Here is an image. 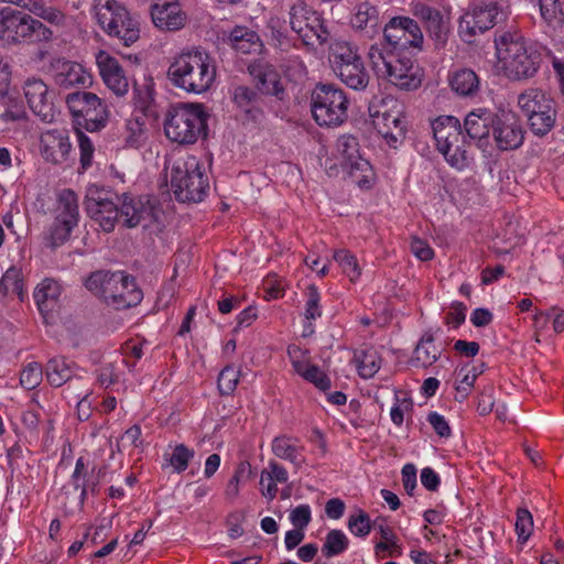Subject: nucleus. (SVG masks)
<instances>
[{
  "instance_id": "obj_58",
  "label": "nucleus",
  "mask_w": 564,
  "mask_h": 564,
  "mask_svg": "<svg viewBox=\"0 0 564 564\" xmlns=\"http://www.w3.org/2000/svg\"><path fill=\"white\" fill-rule=\"evenodd\" d=\"M321 295L315 285H310L306 290V304L304 316L308 321H315L321 317L322 310L319 306Z\"/></svg>"
},
{
  "instance_id": "obj_43",
  "label": "nucleus",
  "mask_w": 564,
  "mask_h": 564,
  "mask_svg": "<svg viewBox=\"0 0 564 564\" xmlns=\"http://www.w3.org/2000/svg\"><path fill=\"white\" fill-rule=\"evenodd\" d=\"M440 152L444 155L446 162L458 171H463L470 163L466 138L451 144L448 150L442 149Z\"/></svg>"
},
{
  "instance_id": "obj_21",
  "label": "nucleus",
  "mask_w": 564,
  "mask_h": 564,
  "mask_svg": "<svg viewBox=\"0 0 564 564\" xmlns=\"http://www.w3.org/2000/svg\"><path fill=\"white\" fill-rule=\"evenodd\" d=\"M151 19L155 28L162 31H178L187 21L178 0H155L151 6Z\"/></svg>"
},
{
  "instance_id": "obj_62",
  "label": "nucleus",
  "mask_w": 564,
  "mask_h": 564,
  "mask_svg": "<svg viewBox=\"0 0 564 564\" xmlns=\"http://www.w3.org/2000/svg\"><path fill=\"white\" fill-rule=\"evenodd\" d=\"M413 410V402L410 398L400 400L395 397V403L391 408L390 417L393 424L401 426L404 422V413Z\"/></svg>"
},
{
  "instance_id": "obj_34",
  "label": "nucleus",
  "mask_w": 564,
  "mask_h": 564,
  "mask_svg": "<svg viewBox=\"0 0 564 564\" xmlns=\"http://www.w3.org/2000/svg\"><path fill=\"white\" fill-rule=\"evenodd\" d=\"M449 86L458 96L471 97L479 89V78L477 74L469 68H462L454 72L449 78Z\"/></svg>"
},
{
  "instance_id": "obj_39",
  "label": "nucleus",
  "mask_w": 564,
  "mask_h": 564,
  "mask_svg": "<svg viewBox=\"0 0 564 564\" xmlns=\"http://www.w3.org/2000/svg\"><path fill=\"white\" fill-rule=\"evenodd\" d=\"M133 101L139 116L156 118L158 106L154 100V91L150 85L135 86L133 88Z\"/></svg>"
},
{
  "instance_id": "obj_8",
  "label": "nucleus",
  "mask_w": 564,
  "mask_h": 564,
  "mask_svg": "<svg viewBox=\"0 0 564 564\" xmlns=\"http://www.w3.org/2000/svg\"><path fill=\"white\" fill-rule=\"evenodd\" d=\"M518 105L533 134L544 137L554 128L556 107L547 91L530 87L518 96Z\"/></svg>"
},
{
  "instance_id": "obj_18",
  "label": "nucleus",
  "mask_w": 564,
  "mask_h": 564,
  "mask_svg": "<svg viewBox=\"0 0 564 564\" xmlns=\"http://www.w3.org/2000/svg\"><path fill=\"white\" fill-rule=\"evenodd\" d=\"M492 135L496 145L501 151L516 150L524 141V130L520 120L511 112L496 117Z\"/></svg>"
},
{
  "instance_id": "obj_51",
  "label": "nucleus",
  "mask_w": 564,
  "mask_h": 564,
  "mask_svg": "<svg viewBox=\"0 0 564 564\" xmlns=\"http://www.w3.org/2000/svg\"><path fill=\"white\" fill-rule=\"evenodd\" d=\"M239 382V371L232 366H226L218 376V390L223 395L231 394Z\"/></svg>"
},
{
  "instance_id": "obj_27",
  "label": "nucleus",
  "mask_w": 564,
  "mask_h": 564,
  "mask_svg": "<svg viewBox=\"0 0 564 564\" xmlns=\"http://www.w3.org/2000/svg\"><path fill=\"white\" fill-rule=\"evenodd\" d=\"M433 137L437 150L449 149V145L465 138L460 122L453 116H441L432 122Z\"/></svg>"
},
{
  "instance_id": "obj_16",
  "label": "nucleus",
  "mask_w": 564,
  "mask_h": 564,
  "mask_svg": "<svg viewBox=\"0 0 564 564\" xmlns=\"http://www.w3.org/2000/svg\"><path fill=\"white\" fill-rule=\"evenodd\" d=\"M105 302L116 310H126L137 306L143 299V292L135 279L124 272H113L111 286L108 288Z\"/></svg>"
},
{
  "instance_id": "obj_35",
  "label": "nucleus",
  "mask_w": 564,
  "mask_h": 564,
  "mask_svg": "<svg viewBox=\"0 0 564 564\" xmlns=\"http://www.w3.org/2000/svg\"><path fill=\"white\" fill-rule=\"evenodd\" d=\"M229 42L241 54L256 53L262 45L259 35L246 26L234 28L229 33Z\"/></svg>"
},
{
  "instance_id": "obj_60",
  "label": "nucleus",
  "mask_w": 564,
  "mask_h": 564,
  "mask_svg": "<svg viewBox=\"0 0 564 564\" xmlns=\"http://www.w3.org/2000/svg\"><path fill=\"white\" fill-rule=\"evenodd\" d=\"M290 521L296 529H305L312 521V510L306 503L300 505L291 510Z\"/></svg>"
},
{
  "instance_id": "obj_11",
  "label": "nucleus",
  "mask_w": 564,
  "mask_h": 564,
  "mask_svg": "<svg viewBox=\"0 0 564 564\" xmlns=\"http://www.w3.org/2000/svg\"><path fill=\"white\" fill-rule=\"evenodd\" d=\"M505 14L496 0H475L458 23V33L466 43L494 28Z\"/></svg>"
},
{
  "instance_id": "obj_30",
  "label": "nucleus",
  "mask_w": 564,
  "mask_h": 564,
  "mask_svg": "<svg viewBox=\"0 0 564 564\" xmlns=\"http://www.w3.org/2000/svg\"><path fill=\"white\" fill-rule=\"evenodd\" d=\"M350 22L354 29L362 32L368 39H373L380 31L379 11L368 2L357 7Z\"/></svg>"
},
{
  "instance_id": "obj_1",
  "label": "nucleus",
  "mask_w": 564,
  "mask_h": 564,
  "mask_svg": "<svg viewBox=\"0 0 564 564\" xmlns=\"http://www.w3.org/2000/svg\"><path fill=\"white\" fill-rule=\"evenodd\" d=\"M216 62L209 53L194 47L177 54L167 69L172 85L188 94H204L216 78Z\"/></svg>"
},
{
  "instance_id": "obj_37",
  "label": "nucleus",
  "mask_w": 564,
  "mask_h": 564,
  "mask_svg": "<svg viewBox=\"0 0 564 564\" xmlns=\"http://www.w3.org/2000/svg\"><path fill=\"white\" fill-rule=\"evenodd\" d=\"M330 63L334 72L361 58L358 48L344 40H336L329 46Z\"/></svg>"
},
{
  "instance_id": "obj_28",
  "label": "nucleus",
  "mask_w": 564,
  "mask_h": 564,
  "mask_svg": "<svg viewBox=\"0 0 564 564\" xmlns=\"http://www.w3.org/2000/svg\"><path fill=\"white\" fill-rule=\"evenodd\" d=\"M496 115L485 108L470 111L464 122V127L467 135L473 140L481 142L487 139L490 131L494 129V121H496Z\"/></svg>"
},
{
  "instance_id": "obj_19",
  "label": "nucleus",
  "mask_w": 564,
  "mask_h": 564,
  "mask_svg": "<svg viewBox=\"0 0 564 564\" xmlns=\"http://www.w3.org/2000/svg\"><path fill=\"white\" fill-rule=\"evenodd\" d=\"M50 74L55 85L64 89L86 87L91 84L90 74L79 63L66 58L53 59Z\"/></svg>"
},
{
  "instance_id": "obj_56",
  "label": "nucleus",
  "mask_w": 564,
  "mask_h": 564,
  "mask_svg": "<svg viewBox=\"0 0 564 564\" xmlns=\"http://www.w3.org/2000/svg\"><path fill=\"white\" fill-rule=\"evenodd\" d=\"M194 451L189 449L184 444L176 445L169 459L170 465L175 471L182 473L187 468L189 460L194 457Z\"/></svg>"
},
{
  "instance_id": "obj_36",
  "label": "nucleus",
  "mask_w": 564,
  "mask_h": 564,
  "mask_svg": "<svg viewBox=\"0 0 564 564\" xmlns=\"http://www.w3.org/2000/svg\"><path fill=\"white\" fill-rule=\"evenodd\" d=\"M45 375L52 387H62L75 376L74 364L62 357H54L47 361Z\"/></svg>"
},
{
  "instance_id": "obj_38",
  "label": "nucleus",
  "mask_w": 564,
  "mask_h": 564,
  "mask_svg": "<svg viewBox=\"0 0 564 564\" xmlns=\"http://www.w3.org/2000/svg\"><path fill=\"white\" fill-rule=\"evenodd\" d=\"M122 138L126 147L140 148L148 138L144 117L134 113L127 119Z\"/></svg>"
},
{
  "instance_id": "obj_53",
  "label": "nucleus",
  "mask_w": 564,
  "mask_h": 564,
  "mask_svg": "<svg viewBox=\"0 0 564 564\" xmlns=\"http://www.w3.org/2000/svg\"><path fill=\"white\" fill-rule=\"evenodd\" d=\"M347 525L349 531L359 538H366L371 531L370 518L364 510H358L356 514H350Z\"/></svg>"
},
{
  "instance_id": "obj_13",
  "label": "nucleus",
  "mask_w": 564,
  "mask_h": 564,
  "mask_svg": "<svg viewBox=\"0 0 564 564\" xmlns=\"http://www.w3.org/2000/svg\"><path fill=\"white\" fill-rule=\"evenodd\" d=\"M121 197L97 185H90L85 196L87 214L99 224L106 232H111L119 221Z\"/></svg>"
},
{
  "instance_id": "obj_61",
  "label": "nucleus",
  "mask_w": 564,
  "mask_h": 564,
  "mask_svg": "<svg viewBox=\"0 0 564 564\" xmlns=\"http://www.w3.org/2000/svg\"><path fill=\"white\" fill-rule=\"evenodd\" d=\"M376 127L378 129V132L383 137V139L387 141V143L391 148H397L404 139L405 137V126H394L393 130H386L384 127H381L380 120L376 121Z\"/></svg>"
},
{
  "instance_id": "obj_64",
  "label": "nucleus",
  "mask_w": 564,
  "mask_h": 564,
  "mask_svg": "<svg viewBox=\"0 0 564 564\" xmlns=\"http://www.w3.org/2000/svg\"><path fill=\"white\" fill-rule=\"evenodd\" d=\"M467 307L464 303L455 301L446 315V323L452 324L455 328L459 327L466 319Z\"/></svg>"
},
{
  "instance_id": "obj_12",
  "label": "nucleus",
  "mask_w": 564,
  "mask_h": 564,
  "mask_svg": "<svg viewBox=\"0 0 564 564\" xmlns=\"http://www.w3.org/2000/svg\"><path fill=\"white\" fill-rule=\"evenodd\" d=\"M65 101L76 122L87 131H99L107 124L108 107L96 94L77 90L68 94Z\"/></svg>"
},
{
  "instance_id": "obj_17",
  "label": "nucleus",
  "mask_w": 564,
  "mask_h": 564,
  "mask_svg": "<svg viewBox=\"0 0 564 564\" xmlns=\"http://www.w3.org/2000/svg\"><path fill=\"white\" fill-rule=\"evenodd\" d=\"M69 132L65 128L45 130L40 135V152L44 161L61 165L72 155Z\"/></svg>"
},
{
  "instance_id": "obj_55",
  "label": "nucleus",
  "mask_w": 564,
  "mask_h": 564,
  "mask_svg": "<svg viewBox=\"0 0 564 564\" xmlns=\"http://www.w3.org/2000/svg\"><path fill=\"white\" fill-rule=\"evenodd\" d=\"M268 29L270 30L271 37L276 42V46L280 48L289 46L290 39L284 20L279 17H271L268 21Z\"/></svg>"
},
{
  "instance_id": "obj_5",
  "label": "nucleus",
  "mask_w": 564,
  "mask_h": 564,
  "mask_svg": "<svg viewBox=\"0 0 564 564\" xmlns=\"http://www.w3.org/2000/svg\"><path fill=\"white\" fill-rule=\"evenodd\" d=\"M95 18L100 29L119 44L130 46L140 39V23L117 0H95Z\"/></svg>"
},
{
  "instance_id": "obj_7",
  "label": "nucleus",
  "mask_w": 564,
  "mask_h": 564,
  "mask_svg": "<svg viewBox=\"0 0 564 564\" xmlns=\"http://www.w3.org/2000/svg\"><path fill=\"white\" fill-rule=\"evenodd\" d=\"M346 93L334 84H317L311 95L313 119L321 127H338L348 118Z\"/></svg>"
},
{
  "instance_id": "obj_9",
  "label": "nucleus",
  "mask_w": 564,
  "mask_h": 564,
  "mask_svg": "<svg viewBox=\"0 0 564 564\" xmlns=\"http://www.w3.org/2000/svg\"><path fill=\"white\" fill-rule=\"evenodd\" d=\"M289 24L305 45H313L315 41L324 45L330 39L323 14L304 0H295L290 6Z\"/></svg>"
},
{
  "instance_id": "obj_59",
  "label": "nucleus",
  "mask_w": 564,
  "mask_h": 564,
  "mask_svg": "<svg viewBox=\"0 0 564 564\" xmlns=\"http://www.w3.org/2000/svg\"><path fill=\"white\" fill-rule=\"evenodd\" d=\"M265 480H275L284 484L289 480L288 470L281 464L271 459L268 464V469L261 473L260 486H263V481Z\"/></svg>"
},
{
  "instance_id": "obj_52",
  "label": "nucleus",
  "mask_w": 564,
  "mask_h": 564,
  "mask_svg": "<svg viewBox=\"0 0 564 564\" xmlns=\"http://www.w3.org/2000/svg\"><path fill=\"white\" fill-rule=\"evenodd\" d=\"M542 19L547 24H557L563 21L562 4L560 0H538Z\"/></svg>"
},
{
  "instance_id": "obj_46",
  "label": "nucleus",
  "mask_w": 564,
  "mask_h": 564,
  "mask_svg": "<svg viewBox=\"0 0 564 564\" xmlns=\"http://www.w3.org/2000/svg\"><path fill=\"white\" fill-rule=\"evenodd\" d=\"M78 224L55 217L46 237L52 248L58 247L68 240L73 229Z\"/></svg>"
},
{
  "instance_id": "obj_42",
  "label": "nucleus",
  "mask_w": 564,
  "mask_h": 564,
  "mask_svg": "<svg viewBox=\"0 0 564 564\" xmlns=\"http://www.w3.org/2000/svg\"><path fill=\"white\" fill-rule=\"evenodd\" d=\"M358 373L365 379L372 378L380 369L381 358L379 354L369 348L355 354Z\"/></svg>"
},
{
  "instance_id": "obj_47",
  "label": "nucleus",
  "mask_w": 564,
  "mask_h": 564,
  "mask_svg": "<svg viewBox=\"0 0 564 564\" xmlns=\"http://www.w3.org/2000/svg\"><path fill=\"white\" fill-rule=\"evenodd\" d=\"M113 272L96 271L93 272L85 281L87 290L105 300L108 288L111 286Z\"/></svg>"
},
{
  "instance_id": "obj_63",
  "label": "nucleus",
  "mask_w": 564,
  "mask_h": 564,
  "mask_svg": "<svg viewBox=\"0 0 564 564\" xmlns=\"http://www.w3.org/2000/svg\"><path fill=\"white\" fill-rule=\"evenodd\" d=\"M426 420L440 437L448 438L452 435L451 426L443 415L430 412Z\"/></svg>"
},
{
  "instance_id": "obj_29",
  "label": "nucleus",
  "mask_w": 564,
  "mask_h": 564,
  "mask_svg": "<svg viewBox=\"0 0 564 564\" xmlns=\"http://www.w3.org/2000/svg\"><path fill=\"white\" fill-rule=\"evenodd\" d=\"M297 443L296 437L279 435L272 440L271 451L278 458L290 462L295 469H300L306 459L303 456L304 447Z\"/></svg>"
},
{
  "instance_id": "obj_44",
  "label": "nucleus",
  "mask_w": 564,
  "mask_h": 564,
  "mask_svg": "<svg viewBox=\"0 0 564 564\" xmlns=\"http://www.w3.org/2000/svg\"><path fill=\"white\" fill-rule=\"evenodd\" d=\"M23 286L22 272L15 267L9 268L0 280V293L3 296L15 294L23 301Z\"/></svg>"
},
{
  "instance_id": "obj_24",
  "label": "nucleus",
  "mask_w": 564,
  "mask_h": 564,
  "mask_svg": "<svg viewBox=\"0 0 564 564\" xmlns=\"http://www.w3.org/2000/svg\"><path fill=\"white\" fill-rule=\"evenodd\" d=\"M231 100L239 110L245 122H260L264 112L261 95L252 87L238 85L232 89Z\"/></svg>"
},
{
  "instance_id": "obj_4",
  "label": "nucleus",
  "mask_w": 564,
  "mask_h": 564,
  "mask_svg": "<svg viewBox=\"0 0 564 564\" xmlns=\"http://www.w3.org/2000/svg\"><path fill=\"white\" fill-rule=\"evenodd\" d=\"M207 129V113L202 104H177L164 120L166 138L177 144H194Z\"/></svg>"
},
{
  "instance_id": "obj_57",
  "label": "nucleus",
  "mask_w": 564,
  "mask_h": 564,
  "mask_svg": "<svg viewBox=\"0 0 564 564\" xmlns=\"http://www.w3.org/2000/svg\"><path fill=\"white\" fill-rule=\"evenodd\" d=\"M42 367L39 362H30L20 375V383L28 390L37 387L42 380Z\"/></svg>"
},
{
  "instance_id": "obj_31",
  "label": "nucleus",
  "mask_w": 564,
  "mask_h": 564,
  "mask_svg": "<svg viewBox=\"0 0 564 564\" xmlns=\"http://www.w3.org/2000/svg\"><path fill=\"white\" fill-rule=\"evenodd\" d=\"M434 335L425 332L416 344L409 365L414 368H427L435 364L441 357L442 350L434 345Z\"/></svg>"
},
{
  "instance_id": "obj_6",
  "label": "nucleus",
  "mask_w": 564,
  "mask_h": 564,
  "mask_svg": "<svg viewBox=\"0 0 564 564\" xmlns=\"http://www.w3.org/2000/svg\"><path fill=\"white\" fill-rule=\"evenodd\" d=\"M171 188L176 200L199 203L209 189L208 177L199 160L194 155L178 159L171 171Z\"/></svg>"
},
{
  "instance_id": "obj_2",
  "label": "nucleus",
  "mask_w": 564,
  "mask_h": 564,
  "mask_svg": "<svg viewBox=\"0 0 564 564\" xmlns=\"http://www.w3.org/2000/svg\"><path fill=\"white\" fill-rule=\"evenodd\" d=\"M495 46L505 75L511 80H527L536 75L542 54L520 33L505 31L495 37Z\"/></svg>"
},
{
  "instance_id": "obj_22",
  "label": "nucleus",
  "mask_w": 564,
  "mask_h": 564,
  "mask_svg": "<svg viewBox=\"0 0 564 564\" xmlns=\"http://www.w3.org/2000/svg\"><path fill=\"white\" fill-rule=\"evenodd\" d=\"M248 73L253 78L254 89L260 95L274 96L284 99L285 89L275 67L269 63H253L248 66Z\"/></svg>"
},
{
  "instance_id": "obj_14",
  "label": "nucleus",
  "mask_w": 564,
  "mask_h": 564,
  "mask_svg": "<svg viewBox=\"0 0 564 564\" xmlns=\"http://www.w3.org/2000/svg\"><path fill=\"white\" fill-rule=\"evenodd\" d=\"M159 209L149 196H121L119 220L127 228H149L159 219Z\"/></svg>"
},
{
  "instance_id": "obj_45",
  "label": "nucleus",
  "mask_w": 564,
  "mask_h": 564,
  "mask_svg": "<svg viewBox=\"0 0 564 564\" xmlns=\"http://www.w3.org/2000/svg\"><path fill=\"white\" fill-rule=\"evenodd\" d=\"M349 545L348 538L341 530H330L322 546V553L325 557H333L344 553Z\"/></svg>"
},
{
  "instance_id": "obj_10",
  "label": "nucleus",
  "mask_w": 564,
  "mask_h": 564,
  "mask_svg": "<svg viewBox=\"0 0 564 564\" xmlns=\"http://www.w3.org/2000/svg\"><path fill=\"white\" fill-rule=\"evenodd\" d=\"M3 41L11 43L47 42L53 32L31 13L3 7Z\"/></svg>"
},
{
  "instance_id": "obj_50",
  "label": "nucleus",
  "mask_w": 564,
  "mask_h": 564,
  "mask_svg": "<svg viewBox=\"0 0 564 564\" xmlns=\"http://www.w3.org/2000/svg\"><path fill=\"white\" fill-rule=\"evenodd\" d=\"M76 134L79 149L80 169L83 172H85L93 165L95 145L91 139L83 131L77 130Z\"/></svg>"
},
{
  "instance_id": "obj_40",
  "label": "nucleus",
  "mask_w": 564,
  "mask_h": 564,
  "mask_svg": "<svg viewBox=\"0 0 564 564\" xmlns=\"http://www.w3.org/2000/svg\"><path fill=\"white\" fill-rule=\"evenodd\" d=\"M55 217L64 218L66 220L78 224V220H79L78 196L73 189L65 188L58 193L57 209H56Z\"/></svg>"
},
{
  "instance_id": "obj_23",
  "label": "nucleus",
  "mask_w": 564,
  "mask_h": 564,
  "mask_svg": "<svg viewBox=\"0 0 564 564\" xmlns=\"http://www.w3.org/2000/svg\"><path fill=\"white\" fill-rule=\"evenodd\" d=\"M96 64L105 85L117 96H124L129 90V83L119 61L105 51L96 55Z\"/></svg>"
},
{
  "instance_id": "obj_54",
  "label": "nucleus",
  "mask_w": 564,
  "mask_h": 564,
  "mask_svg": "<svg viewBox=\"0 0 564 564\" xmlns=\"http://www.w3.org/2000/svg\"><path fill=\"white\" fill-rule=\"evenodd\" d=\"M514 527L516 532L518 534V540L521 542H525L533 531V518L528 509L519 508L517 510V519Z\"/></svg>"
},
{
  "instance_id": "obj_49",
  "label": "nucleus",
  "mask_w": 564,
  "mask_h": 564,
  "mask_svg": "<svg viewBox=\"0 0 564 564\" xmlns=\"http://www.w3.org/2000/svg\"><path fill=\"white\" fill-rule=\"evenodd\" d=\"M300 370L299 375L319 390L327 391L330 389L332 382L329 377L317 366L307 364L304 368L300 366Z\"/></svg>"
},
{
  "instance_id": "obj_41",
  "label": "nucleus",
  "mask_w": 564,
  "mask_h": 564,
  "mask_svg": "<svg viewBox=\"0 0 564 564\" xmlns=\"http://www.w3.org/2000/svg\"><path fill=\"white\" fill-rule=\"evenodd\" d=\"M28 12L55 26L64 28L67 25V15L55 7L46 6L43 0H33Z\"/></svg>"
},
{
  "instance_id": "obj_15",
  "label": "nucleus",
  "mask_w": 564,
  "mask_h": 564,
  "mask_svg": "<svg viewBox=\"0 0 564 564\" xmlns=\"http://www.w3.org/2000/svg\"><path fill=\"white\" fill-rule=\"evenodd\" d=\"M383 37L393 48H420L423 33L417 22L408 17H394L383 28Z\"/></svg>"
},
{
  "instance_id": "obj_26",
  "label": "nucleus",
  "mask_w": 564,
  "mask_h": 564,
  "mask_svg": "<svg viewBox=\"0 0 564 564\" xmlns=\"http://www.w3.org/2000/svg\"><path fill=\"white\" fill-rule=\"evenodd\" d=\"M336 148L343 159V165L354 175L356 171L370 170V164L360 155L358 139L351 134H343L337 139Z\"/></svg>"
},
{
  "instance_id": "obj_33",
  "label": "nucleus",
  "mask_w": 564,
  "mask_h": 564,
  "mask_svg": "<svg viewBox=\"0 0 564 564\" xmlns=\"http://www.w3.org/2000/svg\"><path fill=\"white\" fill-rule=\"evenodd\" d=\"M61 295V286L54 279H44L34 290L33 297L41 313L54 308Z\"/></svg>"
},
{
  "instance_id": "obj_20",
  "label": "nucleus",
  "mask_w": 564,
  "mask_h": 564,
  "mask_svg": "<svg viewBox=\"0 0 564 564\" xmlns=\"http://www.w3.org/2000/svg\"><path fill=\"white\" fill-rule=\"evenodd\" d=\"M23 90L33 113L43 122H52L55 117V109L47 85L40 78L30 77L24 82Z\"/></svg>"
},
{
  "instance_id": "obj_32",
  "label": "nucleus",
  "mask_w": 564,
  "mask_h": 564,
  "mask_svg": "<svg viewBox=\"0 0 564 564\" xmlns=\"http://www.w3.org/2000/svg\"><path fill=\"white\" fill-rule=\"evenodd\" d=\"M334 73L343 84L354 90L366 89L370 82V75L362 58H359Z\"/></svg>"
},
{
  "instance_id": "obj_3",
  "label": "nucleus",
  "mask_w": 564,
  "mask_h": 564,
  "mask_svg": "<svg viewBox=\"0 0 564 564\" xmlns=\"http://www.w3.org/2000/svg\"><path fill=\"white\" fill-rule=\"evenodd\" d=\"M368 58L378 78L401 90H415L422 84L421 69L410 57L373 44L369 48Z\"/></svg>"
},
{
  "instance_id": "obj_25",
  "label": "nucleus",
  "mask_w": 564,
  "mask_h": 564,
  "mask_svg": "<svg viewBox=\"0 0 564 564\" xmlns=\"http://www.w3.org/2000/svg\"><path fill=\"white\" fill-rule=\"evenodd\" d=\"M414 14L424 23L429 36L435 41V45L444 46L447 41L448 26L441 11L426 4H416Z\"/></svg>"
},
{
  "instance_id": "obj_48",
  "label": "nucleus",
  "mask_w": 564,
  "mask_h": 564,
  "mask_svg": "<svg viewBox=\"0 0 564 564\" xmlns=\"http://www.w3.org/2000/svg\"><path fill=\"white\" fill-rule=\"evenodd\" d=\"M334 260L339 264L343 272L350 279V281L357 280L361 270L359 268L356 257L348 250L341 249L334 252Z\"/></svg>"
}]
</instances>
